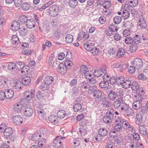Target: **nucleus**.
Listing matches in <instances>:
<instances>
[{"instance_id": "39448f33", "label": "nucleus", "mask_w": 148, "mask_h": 148, "mask_svg": "<svg viewBox=\"0 0 148 148\" xmlns=\"http://www.w3.org/2000/svg\"><path fill=\"white\" fill-rule=\"evenodd\" d=\"M80 89L83 91H85L87 90L90 91L92 88L88 82H84L80 83L79 85Z\"/></svg>"}, {"instance_id": "a19ab883", "label": "nucleus", "mask_w": 148, "mask_h": 148, "mask_svg": "<svg viewBox=\"0 0 148 148\" xmlns=\"http://www.w3.org/2000/svg\"><path fill=\"white\" fill-rule=\"evenodd\" d=\"M65 42L67 43H71L72 42L73 40V36L70 34H67L65 38Z\"/></svg>"}, {"instance_id": "3c124183", "label": "nucleus", "mask_w": 148, "mask_h": 148, "mask_svg": "<svg viewBox=\"0 0 148 148\" xmlns=\"http://www.w3.org/2000/svg\"><path fill=\"white\" fill-rule=\"evenodd\" d=\"M91 53L94 56H97L99 54L100 50L99 48L94 47L91 51Z\"/></svg>"}, {"instance_id": "a878e982", "label": "nucleus", "mask_w": 148, "mask_h": 148, "mask_svg": "<svg viewBox=\"0 0 148 148\" xmlns=\"http://www.w3.org/2000/svg\"><path fill=\"white\" fill-rule=\"evenodd\" d=\"M138 128L139 132L140 134L145 135L147 132V129L146 127V126L144 125H140L139 126Z\"/></svg>"}, {"instance_id": "37998d69", "label": "nucleus", "mask_w": 148, "mask_h": 148, "mask_svg": "<svg viewBox=\"0 0 148 148\" xmlns=\"http://www.w3.org/2000/svg\"><path fill=\"white\" fill-rule=\"evenodd\" d=\"M98 133L102 136H105L108 133L107 130L104 128H101L98 130Z\"/></svg>"}, {"instance_id": "f03ea898", "label": "nucleus", "mask_w": 148, "mask_h": 148, "mask_svg": "<svg viewBox=\"0 0 148 148\" xmlns=\"http://www.w3.org/2000/svg\"><path fill=\"white\" fill-rule=\"evenodd\" d=\"M60 11V8L58 6L53 5L49 8V14L51 17H55L58 15Z\"/></svg>"}, {"instance_id": "6ab92c4d", "label": "nucleus", "mask_w": 148, "mask_h": 148, "mask_svg": "<svg viewBox=\"0 0 148 148\" xmlns=\"http://www.w3.org/2000/svg\"><path fill=\"white\" fill-rule=\"evenodd\" d=\"M5 97L7 99H11L13 97L14 95V91L10 89L6 90L5 91Z\"/></svg>"}, {"instance_id": "0eeeda50", "label": "nucleus", "mask_w": 148, "mask_h": 148, "mask_svg": "<svg viewBox=\"0 0 148 148\" xmlns=\"http://www.w3.org/2000/svg\"><path fill=\"white\" fill-rule=\"evenodd\" d=\"M132 64L136 69H140L143 66L142 60L139 58H136L133 61Z\"/></svg>"}, {"instance_id": "7c9ffc66", "label": "nucleus", "mask_w": 148, "mask_h": 148, "mask_svg": "<svg viewBox=\"0 0 148 148\" xmlns=\"http://www.w3.org/2000/svg\"><path fill=\"white\" fill-rule=\"evenodd\" d=\"M143 115L139 113H137L136 115V123L140 125L143 122Z\"/></svg>"}, {"instance_id": "49530a36", "label": "nucleus", "mask_w": 148, "mask_h": 148, "mask_svg": "<svg viewBox=\"0 0 148 148\" xmlns=\"http://www.w3.org/2000/svg\"><path fill=\"white\" fill-rule=\"evenodd\" d=\"M64 66H65L67 69H71L73 65L72 61L69 60H66L64 62Z\"/></svg>"}, {"instance_id": "423d86ee", "label": "nucleus", "mask_w": 148, "mask_h": 148, "mask_svg": "<svg viewBox=\"0 0 148 148\" xmlns=\"http://www.w3.org/2000/svg\"><path fill=\"white\" fill-rule=\"evenodd\" d=\"M35 90L34 89H32L30 91L25 92L24 97L25 99L28 101H30L34 97Z\"/></svg>"}, {"instance_id": "0e129e2a", "label": "nucleus", "mask_w": 148, "mask_h": 148, "mask_svg": "<svg viewBox=\"0 0 148 148\" xmlns=\"http://www.w3.org/2000/svg\"><path fill=\"white\" fill-rule=\"evenodd\" d=\"M16 67L15 63L12 62H10L8 66V68L10 71H12L15 69H16Z\"/></svg>"}, {"instance_id": "cd10ccee", "label": "nucleus", "mask_w": 148, "mask_h": 148, "mask_svg": "<svg viewBox=\"0 0 148 148\" xmlns=\"http://www.w3.org/2000/svg\"><path fill=\"white\" fill-rule=\"evenodd\" d=\"M142 106V102L135 101L132 104V107L136 110H138Z\"/></svg>"}, {"instance_id": "338daca9", "label": "nucleus", "mask_w": 148, "mask_h": 148, "mask_svg": "<svg viewBox=\"0 0 148 148\" xmlns=\"http://www.w3.org/2000/svg\"><path fill=\"white\" fill-rule=\"evenodd\" d=\"M7 127V125L5 123H2L0 125V133L1 134H3L4 132V130H5L6 127Z\"/></svg>"}, {"instance_id": "603ef678", "label": "nucleus", "mask_w": 148, "mask_h": 148, "mask_svg": "<svg viewBox=\"0 0 148 148\" xmlns=\"http://www.w3.org/2000/svg\"><path fill=\"white\" fill-rule=\"evenodd\" d=\"M111 4L110 0H104L102 6L105 9H109L111 6Z\"/></svg>"}, {"instance_id": "aec40b11", "label": "nucleus", "mask_w": 148, "mask_h": 148, "mask_svg": "<svg viewBox=\"0 0 148 148\" xmlns=\"http://www.w3.org/2000/svg\"><path fill=\"white\" fill-rule=\"evenodd\" d=\"M21 82L22 84L24 85H29L30 84L31 79L29 77L25 76L22 78Z\"/></svg>"}, {"instance_id": "58836bf2", "label": "nucleus", "mask_w": 148, "mask_h": 148, "mask_svg": "<svg viewBox=\"0 0 148 148\" xmlns=\"http://www.w3.org/2000/svg\"><path fill=\"white\" fill-rule=\"evenodd\" d=\"M11 40L12 42L14 45H17L19 42V40L18 37L15 35L12 36Z\"/></svg>"}, {"instance_id": "69168bd1", "label": "nucleus", "mask_w": 148, "mask_h": 148, "mask_svg": "<svg viewBox=\"0 0 148 148\" xmlns=\"http://www.w3.org/2000/svg\"><path fill=\"white\" fill-rule=\"evenodd\" d=\"M138 3V0H129V5L131 7H134Z\"/></svg>"}, {"instance_id": "f8f14e48", "label": "nucleus", "mask_w": 148, "mask_h": 148, "mask_svg": "<svg viewBox=\"0 0 148 148\" xmlns=\"http://www.w3.org/2000/svg\"><path fill=\"white\" fill-rule=\"evenodd\" d=\"M10 82L9 80L5 77H2L0 79V87L1 88H7L8 86V84Z\"/></svg>"}, {"instance_id": "13d9d810", "label": "nucleus", "mask_w": 148, "mask_h": 148, "mask_svg": "<svg viewBox=\"0 0 148 148\" xmlns=\"http://www.w3.org/2000/svg\"><path fill=\"white\" fill-rule=\"evenodd\" d=\"M122 16L124 19H127L129 17L130 15V12L129 11L123 10L122 13Z\"/></svg>"}, {"instance_id": "bb28decb", "label": "nucleus", "mask_w": 148, "mask_h": 148, "mask_svg": "<svg viewBox=\"0 0 148 148\" xmlns=\"http://www.w3.org/2000/svg\"><path fill=\"white\" fill-rule=\"evenodd\" d=\"M92 43L87 42L84 45V47L87 51H91L94 47Z\"/></svg>"}, {"instance_id": "ea45409f", "label": "nucleus", "mask_w": 148, "mask_h": 148, "mask_svg": "<svg viewBox=\"0 0 148 148\" xmlns=\"http://www.w3.org/2000/svg\"><path fill=\"white\" fill-rule=\"evenodd\" d=\"M27 17L25 15L20 16L18 18L19 23L22 24L26 23H27Z\"/></svg>"}, {"instance_id": "09e8293b", "label": "nucleus", "mask_w": 148, "mask_h": 148, "mask_svg": "<svg viewBox=\"0 0 148 148\" xmlns=\"http://www.w3.org/2000/svg\"><path fill=\"white\" fill-rule=\"evenodd\" d=\"M22 10L25 11L28 10L30 8V5L28 3L25 2L21 4Z\"/></svg>"}, {"instance_id": "4be33fe9", "label": "nucleus", "mask_w": 148, "mask_h": 148, "mask_svg": "<svg viewBox=\"0 0 148 148\" xmlns=\"http://www.w3.org/2000/svg\"><path fill=\"white\" fill-rule=\"evenodd\" d=\"M22 105L19 103L14 105L13 109L15 112L19 113L22 109Z\"/></svg>"}, {"instance_id": "2eb2a0df", "label": "nucleus", "mask_w": 148, "mask_h": 148, "mask_svg": "<svg viewBox=\"0 0 148 148\" xmlns=\"http://www.w3.org/2000/svg\"><path fill=\"white\" fill-rule=\"evenodd\" d=\"M78 132L79 135L84 138L85 136H87L88 135V131L87 129L84 127H80Z\"/></svg>"}, {"instance_id": "dca6fc26", "label": "nucleus", "mask_w": 148, "mask_h": 148, "mask_svg": "<svg viewBox=\"0 0 148 148\" xmlns=\"http://www.w3.org/2000/svg\"><path fill=\"white\" fill-rule=\"evenodd\" d=\"M66 68L64 64L62 63L60 64L58 67V71L62 74H65L67 72Z\"/></svg>"}, {"instance_id": "4c0bfd02", "label": "nucleus", "mask_w": 148, "mask_h": 148, "mask_svg": "<svg viewBox=\"0 0 148 148\" xmlns=\"http://www.w3.org/2000/svg\"><path fill=\"white\" fill-rule=\"evenodd\" d=\"M48 119L49 121L56 123L58 122V117L55 115H51L49 116Z\"/></svg>"}, {"instance_id": "393cba45", "label": "nucleus", "mask_w": 148, "mask_h": 148, "mask_svg": "<svg viewBox=\"0 0 148 148\" xmlns=\"http://www.w3.org/2000/svg\"><path fill=\"white\" fill-rule=\"evenodd\" d=\"M117 94L116 92L110 91L108 95V98L110 100H114L117 97Z\"/></svg>"}, {"instance_id": "e433bc0d", "label": "nucleus", "mask_w": 148, "mask_h": 148, "mask_svg": "<svg viewBox=\"0 0 148 148\" xmlns=\"http://www.w3.org/2000/svg\"><path fill=\"white\" fill-rule=\"evenodd\" d=\"M42 138L38 143V145L40 148L44 147L46 144V140L42 137Z\"/></svg>"}, {"instance_id": "2f4dec72", "label": "nucleus", "mask_w": 148, "mask_h": 148, "mask_svg": "<svg viewBox=\"0 0 148 148\" xmlns=\"http://www.w3.org/2000/svg\"><path fill=\"white\" fill-rule=\"evenodd\" d=\"M140 36L138 35H136L133 38V43L137 45L140 43L141 39Z\"/></svg>"}, {"instance_id": "864d4df0", "label": "nucleus", "mask_w": 148, "mask_h": 148, "mask_svg": "<svg viewBox=\"0 0 148 148\" xmlns=\"http://www.w3.org/2000/svg\"><path fill=\"white\" fill-rule=\"evenodd\" d=\"M16 69L21 70L24 66V63L23 62L18 61L16 63Z\"/></svg>"}, {"instance_id": "6e6d98bb", "label": "nucleus", "mask_w": 148, "mask_h": 148, "mask_svg": "<svg viewBox=\"0 0 148 148\" xmlns=\"http://www.w3.org/2000/svg\"><path fill=\"white\" fill-rule=\"evenodd\" d=\"M139 85L138 84L136 81H134L132 82L131 88L132 90L135 91L138 88H139Z\"/></svg>"}, {"instance_id": "72a5a7b5", "label": "nucleus", "mask_w": 148, "mask_h": 148, "mask_svg": "<svg viewBox=\"0 0 148 148\" xmlns=\"http://www.w3.org/2000/svg\"><path fill=\"white\" fill-rule=\"evenodd\" d=\"M37 111L39 117L40 118H43L45 116V112L43 109L38 108L37 109Z\"/></svg>"}, {"instance_id": "a211bd4d", "label": "nucleus", "mask_w": 148, "mask_h": 148, "mask_svg": "<svg viewBox=\"0 0 148 148\" xmlns=\"http://www.w3.org/2000/svg\"><path fill=\"white\" fill-rule=\"evenodd\" d=\"M35 24L36 22L35 20L33 19H30L27 20L26 26L29 29H32L35 27Z\"/></svg>"}, {"instance_id": "79ce46f5", "label": "nucleus", "mask_w": 148, "mask_h": 148, "mask_svg": "<svg viewBox=\"0 0 148 148\" xmlns=\"http://www.w3.org/2000/svg\"><path fill=\"white\" fill-rule=\"evenodd\" d=\"M29 67L27 66H24L21 70V72L22 75H25L28 73L29 70Z\"/></svg>"}, {"instance_id": "f257e3e1", "label": "nucleus", "mask_w": 148, "mask_h": 148, "mask_svg": "<svg viewBox=\"0 0 148 148\" xmlns=\"http://www.w3.org/2000/svg\"><path fill=\"white\" fill-rule=\"evenodd\" d=\"M121 111L125 115L128 116H132L134 113V110L130 108L129 106L125 103L122 105Z\"/></svg>"}, {"instance_id": "1a4fd4ad", "label": "nucleus", "mask_w": 148, "mask_h": 148, "mask_svg": "<svg viewBox=\"0 0 148 148\" xmlns=\"http://www.w3.org/2000/svg\"><path fill=\"white\" fill-rule=\"evenodd\" d=\"M21 82L19 81H11L10 83V85L15 89H20L21 88Z\"/></svg>"}, {"instance_id": "5fc2aeb1", "label": "nucleus", "mask_w": 148, "mask_h": 148, "mask_svg": "<svg viewBox=\"0 0 148 148\" xmlns=\"http://www.w3.org/2000/svg\"><path fill=\"white\" fill-rule=\"evenodd\" d=\"M138 48V45L133 43L130 46V51L131 53H134L135 52Z\"/></svg>"}, {"instance_id": "412c9836", "label": "nucleus", "mask_w": 148, "mask_h": 148, "mask_svg": "<svg viewBox=\"0 0 148 148\" xmlns=\"http://www.w3.org/2000/svg\"><path fill=\"white\" fill-rule=\"evenodd\" d=\"M19 22L14 21L12 23L11 25V29L13 31L17 30L19 29L20 24Z\"/></svg>"}, {"instance_id": "a18cd8bd", "label": "nucleus", "mask_w": 148, "mask_h": 148, "mask_svg": "<svg viewBox=\"0 0 148 148\" xmlns=\"http://www.w3.org/2000/svg\"><path fill=\"white\" fill-rule=\"evenodd\" d=\"M101 105L103 108H108L110 106V104L108 101L104 99L102 101Z\"/></svg>"}, {"instance_id": "7ed1b4c3", "label": "nucleus", "mask_w": 148, "mask_h": 148, "mask_svg": "<svg viewBox=\"0 0 148 148\" xmlns=\"http://www.w3.org/2000/svg\"><path fill=\"white\" fill-rule=\"evenodd\" d=\"M66 138L65 137H62L61 136H57L56 138L53 139L52 146L56 148H58L62 145V142L60 140H64Z\"/></svg>"}, {"instance_id": "5701e85b", "label": "nucleus", "mask_w": 148, "mask_h": 148, "mask_svg": "<svg viewBox=\"0 0 148 148\" xmlns=\"http://www.w3.org/2000/svg\"><path fill=\"white\" fill-rule=\"evenodd\" d=\"M130 146V148H142L143 147V145L142 143L137 142L135 143H131Z\"/></svg>"}, {"instance_id": "9b49d317", "label": "nucleus", "mask_w": 148, "mask_h": 148, "mask_svg": "<svg viewBox=\"0 0 148 148\" xmlns=\"http://www.w3.org/2000/svg\"><path fill=\"white\" fill-rule=\"evenodd\" d=\"M33 113V110L30 107H26L23 110L24 115L27 117L31 116Z\"/></svg>"}, {"instance_id": "052dcab7", "label": "nucleus", "mask_w": 148, "mask_h": 148, "mask_svg": "<svg viewBox=\"0 0 148 148\" xmlns=\"http://www.w3.org/2000/svg\"><path fill=\"white\" fill-rule=\"evenodd\" d=\"M125 42L127 45H130L133 43V38L131 37H126L125 39Z\"/></svg>"}, {"instance_id": "680f3d73", "label": "nucleus", "mask_w": 148, "mask_h": 148, "mask_svg": "<svg viewBox=\"0 0 148 148\" xmlns=\"http://www.w3.org/2000/svg\"><path fill=\"white\" fill-rule=\"evenodd\" d=\"M147 109L148 108L146 106H143L141 108V110L138 113L143 115V114L147 113Z\"/></svg>"}, {"instance_id": "6e6552de", "label": "nucleus", "mask_w": 148, "mask_h": 148, "mask_svg": "<svg viewBox=\"0 0 148 148\" xmlns=\"http://www.w3.org/2000/svg\"><path fill=\"white\" fill-rule=\"evenodd\" d=\"M42 137V134L38 132L29 136V138L34 141H37L40 139Z\"/></svg>"}, {"instance_id": "473e14b6", "label": "nucleus", "mask_w": 148, "mask_h": 148, "mask_svg": "<svg viewBox=\"0 0 148 148\" xmlns=\"http://www.w3.org/2000/svg\"><path fill=\"white\" fill-rule=\"evenodd\" d=\"M125 53V50L123 48H121L118 49L116 55L118 57H123Z\"/></svg>"}, {"instance_id": "4468645a", "label": "nucleus", "mask_w": 148, "mask_h": 148, "mask_svg": "<svg viewBox=\"0 0 148 148\" xmlns=\"http://www.w3.org/2000/svg\"><path fill=\"white\" fill-rule=\"evenodd\" d=\"M13 133V130L10 127H7L4 130L3 133V135L4 137L6 138H10L12 135Z\"/></svg>"}, {"instance_id": "c03bdc74", "label": "nucleus", "mask_w": 148, "mask_h": 148, "mask_svg": "<svg viewBox=\"0 0 148 148\" xmlns=\"http://www.w3.org/2000/svg\"><path fill=\"white\" fill-rule=\"evenodd\" d=\"M131 84L132 83L130 80H125L124 81L122 86L125 88H127L130 87Z\"/></svg>"}, {"instance_id": "774afa93", "label": "nucleus", "mask_w": 148, "mask_h": 148, "mask_svg": "<svg viewBox=\"0 0 148 148\" xmlns=\"http://www.w3.org/2000/svg\"><path fill=\"white\" fill-rule=\"evenodd\" d=\"M109 83L108 82H106L103 81L100 83L99 84V87L101 88H104L108 86Z\"/></svg>"}, {"instance_id": "e2e57ef3", "label": "nucleus", "mask_w": 148, "mask_h": 148, "mask_svg": "<svg viewBox=\"0 0 148 148\" xmlns=\"http://www.w3.org/2000/svg\"><path fill=\"white\" fill-rule=\"evenodd\" d=\"M103 121L108 125L112 123V120L105 116L103 119Z\"/></svg>"}, {"instance_id": "b1692460", "label": "nucleus", "mask_w": 148, "mask_h": 148, "mask_svg": "<svg viewBox=\"0 0 148 148\" xmlns=\"http://www.w3.org/2000/svg\"><path fill=\"white\" fill-rule=\"evenodd\" d=\"M138 25L142 28H144L146 27V25L145 21L144 18L143 16H141L139 19Z\"/></svg>"}, {"instance_id": "4d7b16f0", "label": "nucleus", "mask_w": 148, "mask_h": 148, "mask_svg": "<svg viewBox=\"0 0 148 148\" xmlns=\"http://www.w3.org/2000/svg\"><path fill=\"white\" fill-rule=\"evenodd\" d=\"M73 108L74 112H77L82 108V106L80 103H76L73 106Z\"/></svg>"}, {"instance_id": "c756f323", "label": "nucleus", "mask_w": 148, "mask_h": 148, "mask_svg": "<svg viewBox=\"0 0 148 148\" xmlns=\"http://www.w3.org/2000/svg\"><path fill=\"white\" fill-rule=\"evenodd\" d=\"M57 117L60 118H64L66 115H67V114L66 113V112L64 110H59L57 113Z\"/></svg>"}, {"instance_id": "f704fd0d", "label": "nucleus", "mask_w": 148, "mask_h": 148, "mask_svg": "<svg viewBox=\"0 0 148 148\" xmlns=\"http://www.w3.org/2000/svg\"><path fill=\"white\" fill-rule=\"evenodd\" d=\"M78 4L77 0H70L68 4L70 7L74 8L76 7Z\"/></svg>"}, {"instance_id": "f3484780", "label": "nucleus", "mask_w": 148, "mask_h": 148, "mask_svg": "<svg viewBox=\"0 0 148 148\" xmlns=\"http://www.w3.org/2000/svg\"><path fill=\"white\" fill-rule=\"evenodd\" d=\"M123 100L122 98L118 99V100L114 102L113 107L115 108H117L121 106V107L122 105L125 103H123Z\"/></svg>"}, {"instance_id": "8fccbe9b", "label": "nucleus", "mask_w": 148, "mask_h": 148, "mask_svg": "<svg viewBox=\"0 0 148 148\" xmlns=\"http://www.w3.org/2000/svg\"><path fill=\"white\" fill-rule=\"evenodd\" d=\"M27 29L24 27H21L19 29V33L22 36H25L27 34Z\"/></svg>"}, {"instance_id": "ddd939ff", "label": "nucleus", "mask_w": 148, "mask_h": 148, "mask_svg": "<svg viewBox=\"0 0 148 148\" xmlns=\"http://www.w3.org/2000/svg\"><path fill=\"white\" fill-rule=\"evenodd\" d=\"M23 119L22 117L19 115H16L13 117V122L16 125H21L22 123Z\"/></svg>"}, {"instance_id": "9d476101", "label": "nucleus", "mask_w": 148, "mask_h": 148, "mask_svg": "<svg viewBox=\"0 0 148 148\" xmlns=\"http://www.w3.org/2000/svg\"><path fill=\"white\" fill-rule=\"evenodd\" d=\"M122 126L124 129L128 130L130 132H132L134 130L133 126L131 125L126 120H124L122 123Z\"/></svg>"}, {"instance_id": "c85d7f7f", "label": "nucleus", "mask_w": 148, "mask_h": 148, "mask_svg": "<svg viewBox=\"0 0 148 148\" xmlns=\"http://www.w3.org/2000/svg\"><path fill=\"white\" fill-rule=\"evenodd\" d=\"M54 81L53 77L51 76H47L44 79V81L45 84H50L52 83Z\"/></svg>"}, {"instance_id": "c9c22d12", "label": "nucleus", "mask_w": 148, "mask_h": 148, "mask_svg": "<svg viewBox=\"0 0 148 148\" xmlns=\"http://www.w3.org/2000/svg\"><path fill=\"white\" fill-rule=\"evenodd\" d=\"M92 95L95 98H99L101 96L102 93L100 90H95L92 92Z\"/></svg>"}, {"instance_id": "bf43d9fd", "label": "nucleus", "mask_w": 148, "mask_h": 148, "mask_svg": "<svg viewBox=\"0 0 148 148\" xmlns=\"http://www.w3.org/2000/svg\"><path fill=\"white\" fill-rule=\"evenodd\" d=\"M22 0H14V5L16 8L20 7L22 3Z\"/></svg>"}, {"instance_id": "20e7f679", "label": "nucleus", "mask_w": 148, "mask_h": 148, "mask_svg": "<svg viewBox=\"0 0 148 148\" xmlns=\"http://www.w3.org/2000/svg\"><path fill=\"white\" fill-rule=\"evenodd\" d=\"M80 72L81 73L84 75L85 78L87 79L88 77L91 76V72L89 71L86 66L83 65L80 67Z\"/></svg>"}, {"instance_id": "de8ad7c7", "label": "nucleus", "mask_w": 148, "mask_h": 148, "mask_svg": "<svg viewBox=\"0 0 148 148\" xmlns=\"http://www.w3.org/2000/svg\"><path fill=\"white\" fill-rule=\"evenodd\" d=\"M114 120V122L116 123H120L122 124L124 119L122 118L121 117V116H115Z\"/></svg>"}]
</instances>
